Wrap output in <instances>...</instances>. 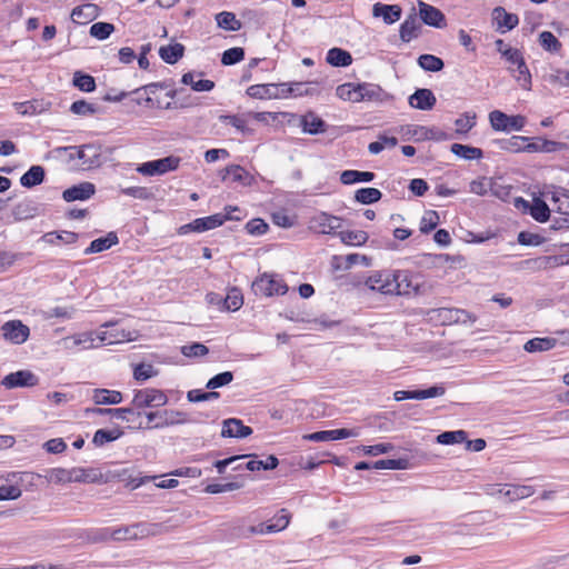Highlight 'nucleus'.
Returning <instances> with one entry per match:
<instances>
[{
    "instance_id": "obj_60",
    "label": "nucleus",
    "mask_w": 569,
    "mask_h": 569,
    "mask_svg": "<svg viewBox=\"0 0 569 569\" xmlns=\"http://www.w3.org/2000/svg\"><path fill=\"white\" fill-rule=\"evenodd\" d=\"M114 31V26L110 22H96L90 27V36L98 40H106Z\"/></svg>"
},
{
    "instance_id": "obj_43",
    "label": "nucleus",
    "mask_w": 569,
    "mask_h": 569,
    "mask_svg": "<svg viewBox=\"0 0 569 569\" xmlns=\"http://www.w3.org/2000/svg\"><path fill=\"white\" fill-rule=\"evenodd\" d=\"M450 151L460 158L466 160L480 159L483 157V151L480 148H476L462 143H453L450 147Z\"/></svg>"
},
{
    "instance_id": "obj_51",
    "label": "nucleus",
    "mask_w": 569,
    "mask_h": 569,
    "mask_svg": "<svg viewBox=\"0 0 569 569\" xmlns=\"http://www.w3.org/2000/svg\"><path fill=\"white\" fill-rule=\"evenodd\" d=\"M525 142L526 137L522 136H512L509 139H498L492 141V143L496 144L500 150L511 152H522V146Z\"/></svg>"
},
{
    "instance_id": "obj_35",
    "label": "nucleus",
    "mask_w": 569,
    "mask_h": 569,
    "mask_svg": "<svg viewBox=\"0 0 569 569\" xmlns=\"http://www.w3.org/2000/svg\"><path fill=\"white\" fill-rule=\"evenodd\" d=\"M79 238V234L73 231H51L47 232L41 237V241L48 244H57L59 242H63L66 244L74 243Z\"/></svg>"
},
{
    "instance_id": "obj_62",
    "label": "nucleus",
    "mask_w": 569,
    "mask_h": 569,
    "mask_svg": "<svg viewBox=\"0 0 569 569\" xmlns=\"http://www.w3.org/2000/svg\"><path fill=\"white\" fill-rule=\"evenodd\" d=\"M539 42L541 47L549 52H558L561 48L560 41L550 31H542L539 34Z\"/></svg>"
},
{
    "instance_id": "obj_8",
    "label": "nucleus",
    "mask_w": 569,
    "mask_h": 569,
    "mask_svg": "<svg viewBox=\"0 0 569 569\" xmlns=\"http://www.w3.org/2000/svg\"><path fill=\"white\" fill-rule=\"evenodd\" d=\"M180 158L168 156L161 159L147 161L138 166L137 171L143 176H161L179 167Z\"/></svg>"
},
{
    "instance_id": "obj_26",
    "label": "nucleus",
    "mask_w": 569,
    "mask_h": 569,
    "mask_svg": "<svg viewBox=\"0 0 569 569\" xmlns=\"http://www.w3.org/2000/svg\"><path fill=\"white\" fill-rule=\"evenodd\" d=\"M421 30V23L418 20L417 14L410 13L406 20L400 24L399 36L402 42H410L413 38L419 36Z\"/></svg>"
},
{
    "instance_id": "obj_16",
    "label": "nucleus",
    "mask_w": 569,
    "mask_h": 569,
    "mask_svg": "<svg viewBox=\"0 0 569 569\" xmlns=\"http://www.w3.org/2000/svg\"><path fill=\"white\" fill-rule=\"evenodd\" d=\"M286 83L252 84L247 89V94L254 99H278L284 98Z\"/></svg>"
},
{
    "instance_id": "obj_56",
    "label": "nucleus",
    "mask_w": 569,
    "mask_h": 569,
    "mask_svg": "<svg viewBox=\"0 0 569 569\" xmlns=\"http://www.w3.org/2000/svg\"><path fill=\"white\" fill-rule=\"evenodd\" d=\"M496 49L501 56L510 63L513 64L517 60L522 56L518 49L511 48L506 44L502 39H497L495 41Z\"/></svg>"
},
{
    "instance_id": "obj_40",
    "label": "nucleus",
    "mask_w": 569,
    "mask_h": 569,
    "mask_svg": "<svg viewBox=\"0 0 569 569\" xmlns=\"http://www.w3.org/2000/svg\"><path fill=\"white\" fill-rule=\"evenodd\" d=\"M319 90L312 82H293L284 87V97L293 94L296 97L318 94Z\"/></svg>"
},
{
    "instance_id": "obj_7",
    "label": "nucleus",
    "mask_w": 569,
    "mask_h": 569,
    "mask_svg": "<svg viewBox=\"0 0 569 569\" xmlns=\"http://www.w3.org/2000/svg\"><path fill=\"white\" fill-rule=\"evenodd\" d=\"M169 399L167 395L156 388H144L134 390L131 405L139 411H143L146 408H159L168 403Z\"/></svg>"
},
{
    "instance_id": "obj_24",
    "label": "nucleus",
    "mask_w": 569,
    "mask_h": 569,
    "mask_svg": "<svg viewBox=\"0 0 569 569\" xmlns=\"http://www.w3.org/2000/svg\"><path fill=\"white\" fill-rule=\"evenodd\" d=\"M561 142L543 138H536L533 141H530V139L526 137V142L522 146V152H553L561 149Z\"/></svg>"
},
{
    "instance_id": "obj_30",
    "label": "nucleus",
    "mask_w": 569,
    "mask_h": 569,
    "mask_svg": "<svg viewBox=\"0 0 569 569\" xmlns=\"http://www.w3.org/2000/svg\"><path fill=\"white\" fill-rule=\"evenodd\" d=\"M228 179H231L233 182H239L242 186H249L251 183L252 177L241 166L231 164L221 171V180L227 181Z\"/></svg>"
},
{
    "instance_id": "obj_13",
    "label": "nucleus",
    "mask_w": 569,
    "mask_h": 569,
    "mask_svg": "<svg viewBox=\"0 0 569 569\" xmlns=\"http://www.w3.org/2000/svg\"><path fill=\"white\" fill-rule=\"evenodd\" d=\"M551 194L550 200L553 202L555 210L562 214L563 217L556 222L559 223V227L569 228V190L565 188H557L551 192H547L546 196Z\"/></svg>"
},
{
    "instance_id": "obj_45",
    "label": "nucleus",
    "mask_w": 569,
    "mask_h": 569,
    "mask_svg": "<svg viewBox=\"0 0 569 569\" xmlns=\"http://www.w3.org/2000/svg\"><path fill=\"white\" fill-rule=\"evenodd\" d=\"M337 236L340 238L342 243L348 246H362L369 238L368 233L362 230L339 231Z\"/></svg>"
},
{
    "instance_id": "obj_22",
    "label": "nucleus",
    "mask_w": 569,
    "mask_h": 569,
    "mask_svg": "<svg viewBox=\"0 0 569 569\" xmlns=\"http://www.w3.org/2000/svg\"><path fill=\"white\" fill-rule=\"evenodd\" d=\"M372 14L376 18L381 17L387 24L397 22L402 14V9L398 4H385L377 2L372 7Z\"/></svg>"
},
{
    "instance_id": "obj_38",
    "label": "nucleus",
    "mask_w": 569,
    "mask_h": 569,
    "mask_svg": "<svg viewBox=\"0 0 569 569\" xmlns=\"http://www.w3.org/2000/svg\"><path fill=\"white\" fill-rule=\"evenodd\" d=\"M326 61L332 67H348L352 63V56L341 48H331L327 52Z\"/></svg>"
},
{
    "instance_id": "obj_47",
    "label": "nucleus",
    "mask_w": 569,
    "mask_h": 569,
    "mask_svg": "<svg viewBox=\"0 0 569 569\" xmlns=\"http://www.w3.org/2000/svg\"><path fill=\"white\" fill-rule=\"evenodd\" d=\"M417 61L421 69L429 72H439L445 68V62L441 58L429 53L419 56Z\"/></svg>"
},
{
    "instance_id": "obj_2",
    "label": "nucleus",
    "mask_w": 569,
    "mask_h": 569,
    "mask_svg": "<svg viewBox=\"0 0 569 569\" xmlns=\"http://www.w3.org/2000/svg\"><path fill=\"white\" fill-rule=\"evenodd\" d=\"M161 525L149 522H137L129 526L112 528V541H131L150 536H156L160 531Z\"/></svg>"
},
{
    "instance_id": "obj_12",
    "label": "nucleus",
    "mask_w": 569,
    "mask_h": 569,
    "mask_svg": "<svg viewBox=\"0 0 569 569\" xmlns=\"http://www.w3.org/2000/svg\"><path fill=\"white\" fill-rule=\"evenodd\" d=\"M341 228V218L319 212L310 220V229L323 234H337L336 230Z\"/></svg>"
},
{
    "instance_id": "obj_61",
    "label": "nucleus",
    "mask_w": 569,
    "mask_h": 569,
    "mask_svg": "<svg viewBox=\"0 0 569 569\" xmlns=\"http://www.w3.org/2000/svg\"><path fill=\"white\" fill-rule=\"evenodd\" d=\"M244 59V50L240 47H233L223 51L221 63L223 66H233Z\"/></svg>"
},
{
    "instance_id": "obj_9",
    "label": "nucleus",
    "mask_w": 569,
    "mask_h": 569,
    "mask_svg": "<svg viewBox=\"0 0 569 569\" xmlns=\"http://www.w3.org/2000/svg\"><path fill=\"white\" fill-rule=\"evenodd\" d=\"M490 124L496 131H520L525 127L526 118L523 116H508L500 110H493L489 113Z\"/></svg>"
},
{
    "instance_id": "obj_36",
    "label": "nucleus",
    "mask_w": 569,
    "mask_h": 569,
    "mask_svg": "<svg viewBox=\"0 0 569 569\" xmlns=\"http://www.w3.org/2000/svg\"><path fill=\"white\" fill-rule=\"evenodd\" d=\"M46 171L41 166H31L28 171H26L21 178L20 183L24 188H32L38 184H41L44 180Z\"/></svg>"
},
{
    "instance_id": "obj_55",
    "label": "nucleus",
    "mask_w": 569,
    "mask_h": 569,
    "mask_svg": "<svg viewBox=\"0 0 569 569\" xmlns=\"http://www.w3.org/2000/svg\"><path fill=\"white\" fill-rule=\"evenodd\" d=\"M279 460L274 455H269L266 460H256L252 459L248 461L244 467L250 471H259V470H273L278 467Z\"/></svg>"
},
{
    "instance_id": "obj_33",
    "label": "nucleus",
    "mask_w": 569,
    "mask_h": 569,
    "mask_svg": "<svg viewBox=\"0 0 569 569\" xmlns=\"http://www.w3.org/2000/svg\"><path fill=\"white\" fill-rule=\"evenodd\" d=\"M493 19L497 22L498 29L505 28L501 32H506L516 28L519 23V18L515 13L507 12L505 8L497 7L493 9Z\"/></svg>"
},
{
    "instance_id": "obj_57",
    "label": "nucleus",
    "mask_w": 569,
    "mask_h": 569,
    "mask_svg": "<svg viewBox=\"0 0 569 569\" xmlns=\"http://www.w3.org/2000/svg\"><path fill=\"white\" fill-rule=\"evenodd\" d=\"M219 120L221 122H223V123H228V124L234 127L242 134H250V133H252V130L247 127L246 120H244V118L242 116H238V114H221L219 117Z\"/></svg>"
},
{
    "instance_id": "obj_14",
    "label": "nucleus",
    "mask_w": 569,
    "mask_h": 569,
    "mask_svg": "<svg viewBox=\"0 0 569 569\" xmlns=\"http://www.w3.org/2000/svg\"><path fill=\"white\" fill-rule=\"evenodd\" d=\"M2 336L6 340L21 345L26 342L30 336V329L23 325L20 320H10L1 327Z\"/></svg>"
},
{
    "instance_id": "obj_4",
    "label": "nucleus",
    "mask_w": 569,
    "mask_h": 569,
    "mask_svg": "<svg viewBox=\"0 0 569 569\" xmlns=\"http://www.w3.org/2000/svg\"><path fill=\"white\" fill-rule=\"evenodd\" d=\"M252 290L257 296H283L288 286L278 274L264 272L252 282Z\"/></svg>"
},
{
    "instance_id": "obj_44",
    "label": "nucleus",
    "mask_w": 569,
    "mask_h": 569,
    "mask_svg": "<svg viewBox=\"0 0 569 569\" xmlns=\"http://www.w3.org/2000/svg\"><path fill=\"white\" fill-rule=\"evenodd\" d=\"M181 82L186 86H190L193 91L208 92L214 88V82L208 79H201L194 81V72H187L182 76Z\"/></svg>"
},
{
    "instance_id": "obj_37",
    "label": "nucleus",
    "mask_w": 569,
    "mask_h": 569,
    "mask_svg": "<svg viewBox=\"0 0 569 569\" xmlns=\"http://www.w3.org/2000/svg\"><path fill=\"white\" fill-rule=\"evenodd\" d=\"M184 54V46L181 43H173L162 46L159 49L160 58L168 64L177 63Z\"/></svg>"
},
{
    "instance_id": "obj_18",
    "label": "nucleus",
    "mask_w": 569,
    "mask_h": 569,
    "mask_svg": "<svg viewBox=\"0 0 569 569\" xmlns=\"http://www.w3.org/2000/svg\"><path fill=\"white\" fill-rule=\"evenodd\" d=\"M418 6L419 17L425 24L439 29L446 27V17L438 8L421 0L418 2Z\"/></svg>"
},
{
    "instance_id": "obj_49",
    "label": "nucleus",
    "mask_w": 569,
    "mask_h": 569,
    "mask_svg": "<svg viewBox=\"0 0 569 569\" xmlns=\"http://www.w3.org/2000/svg\"><path fill=\"white\" fill-rule=\"evenodd\" d=\"M243 305V296L239 288L232 287L228 290L227 296L223 298V310L237 311Z\"/></svg>"
},
{
    "instance_id": "obj_46",
    "label": "nucleus",
    "mask_w": 569,
    "mask_h": 569,
    "mask_svg": "<svg viewBox=\"0 0 569 569\" xmlns=\"http://www.w3.org/2000/svg\"><path fill=\"white\" fill-rule=\"evenodd\" d=\"M72 84L83 92H93L97 88L96 79L86 72L76 71L72 78Z\"/></svg>"
},
{
    "instance_id": "obj_15",
    "label": "nucleus",
    "mask_w": 569,
    "mask_h": 569,
    "mask_svg": "<svg viewBox=\"0 0 569 569\" xmlns=\"http://www.w3.org/2000/svg\"><path fill=\"white\" fill-rule=\"evenodd\" d=\"M358 263L369 267L371 266V258L360 253L335 254L330 262L333 271H345Z\"/></svg>"
},
{
    "instance_id": "obj_34",
    "label": "nucleus",
    "mask_w": 569,
    "mask_h": 569,
    "mask_svg": "<svg viewBox=\"0 0 569 569\" xmlns=\"http://www.w3.org/2000/svg\"><path fill=\"white\" fill-rule=\"evenodd\" d=\"M558 343H559L558 338H552V337L533 338V339L528 340L525 343L523 349L530 353L541 352V351H548V350L553 349L555 347L558 346Z\"/></svg>"
},
{
    "instance_id": "obj_41",
    "label": "nucleus",
    "mask_w": 569,
    "mask_h": 569,
    "mask_svg": "<svg viewBox=\"0 0 569 569\" xmlns=\"http://www.w3.org/2000/svg\"><path fill=\"white\" fill-rule=\"evenodd\" d=\"M38 208L31 200H24L19 202L12 209V216L16 221H22L33 218L37 214Z\"/></svg>"
},
{
    "instance_id": "obj_11",
    "label": "nucleus",
    "mask_w": 569,
    "mask_h": 569,
    "mask_svg": "<svg viewBox=\"0 0 569 569\" xmlns=\"http://www.w3.org/2000/svg\"><path fill=\"white\" fill-rule=\"evenodd\" d=\"M392 284H399L393 295L408 296L419 293L420 283L417 278L406 270H392Z\"/></svg>"
},
{
    "instance_id": "obj_19",
    "label": "nucleus",
    "mask_w": 569,
    "mask_h": 569,
    "mask_svg": "<svg viewBox=\"0 0 569 569\" xmlns=\"http://www.w3.org/2000/svg\"><path fill=\"white\" fill-rule=\"evenodd\" d=\"M252 428L243 425L242 420L229 418L222 421L221 437L243 439L251 436Z\"/></svg>"
},
{
    "instance_id": "obj_32",
    "label": "nucleus",
    "mask_w": 569,
    "mask_h": 569,
    "mask_svg": "<svg viewBox=\"0 0 569 569\" xmlns=\"http://www.w3.org/2000/svg\"><path fill=\"white\" fill-rule=\"evenodd\" d=\"M499 492L503 493L509 501H517L531 497L535 493V488L527 485H505Z\"/></svg>"
},
{
    "instance_id": "obj_1",
    "label": "nucleus",
    "mask_w": 569,
    "mask_h": 569,
    "mask_svg": "<svg viewBox=\"0 0 569 569\" xmlns=\"http://www.w3.org/2000/svg\"><path fill=\"white\" fill-rule=\"evenodd\" d=\"M229 211L224 213H214L212 216L197 218L193 221L181 226L178 230L179 234H187L189 232H204L222 226L228 220L239 219L233 217L231 211H239L237 207H227Z\"/></svg>"
},
{
    "instance_id": "obj_25",
    "label": "nucleus",
    "mask_w": 569,
    "mask_h": 569,
    "mask_svg": "<svg viewBox=\"0 0 569 569\" xmlns=\"http://www.w3.org/2000/svg\"><path fill=\"white\" fill-rule=\"evenodd\" d=\"M300 126L303 132L309 134L323 133L327 130V123L315 112L309 111L300 119Z\"/></svg>"
},
{
    "instance_id": "obj_52",
    "label": "nucleus",
    "mask_w": 569,
    "mask_h": 569,
    "mask_svg": "<svg viewBox=\"0 0 569 569\" xmlns=\"http://www.w3.org/2000/svg\"><path fill=\"white\" fill-rule=\"evenodd\" d=\"M123 436V431L120 429H99L94 432L92 442L97 447H102L103 445L114 441Z\"/></svg>"
},
{
    "instance_id": "obj_31",
    "label": "nucleus",
    "mask_w": 569,
    "mask_h": 569,
    "mask_svg": "<svg viewBox=\"0 0 569 569\" xmlns=\"http://www.w3.org/2000/svg\"><path fill=\"white\" fill-rule=\"evenodd\" d=\"M119 238L116 232L110 231L104 237H100L91 241L89 247L83 251L84 254H92L108 250L114 244H118Z\"/></svg>"
},
{
    "instance_id": "obj_54",
    "label": "nucleus",
    "mask_w": 569,
    "mask_h": 569,
    "mask_svg": "<svg viewBox=\"0 0 569 569\" xmlns=\"http://www.w3.org/2000/svg\"><path fill=\"white\" fill-rule=\"evenodd\" d=\"M468 433L465 430L443 431L436 438L437 443L449 446L462 443L467 440Z\"/></svg>"
},
{
    "instance_id": "obj_20",
    "label": "nucleus",
    "mask_w": 569,
    "mask_h": 569,
    "mask_svg": "<svg viewBox=\"0 0 569 569\" xmlns=\"http://www.w3.org/2000/svg\"><path fill=\"white\" fill-rule=\"evenodd\" d=\"M96 192L93 183L84 181L79 184H74L62 192V198L67 202L83 201L90 199Z\"/></svg>"
},
{
    "instance_id": "obj_29",
    "label": "nucleus",
    "mask_w": 569,
    "mask_h": 569,
    "mask_svg": "<svg viewBox=\"0 0 569 569\" xmlns=\"http://www.w3.org/2000/svg\"><path fill=\"white\" fill-rule=\"evenodd\" d=\"M103 475L93 468H71V482L99 483L104 482Z\"/></svg>"
},
{
    "instance_id": "obj_28",
    "label": "nucleus",
    "mask_w": 569,
    "mask_h": 569,
    "mask_svg": "<svg viewBox=\"0 0 569 569\" xmlns=\"http://www.w3.org/2000/svg\"><path fill=\"white\" fill-rule=\"evenodd\" d=\"M91 398L96 406L119 405L123 400L120 391L102 388L93 389Z\"/></svg>"
},
{
    "instance_id": "obj_48",
    "label": "nucleus",
    "mask_w": 569,
    "mask_h": 569,
    "mask_svg": "<svg viewBox=\"0 0 569 569\" xmlns=\"http://www.w3.org/2000/svg\"><path fill=\"white\" fill-rule=\"evenodd\" d=\"M529 213L531 217L538 222H547L550 218V208L549 206L540 198H535Z\"/></svg>"
},
{
    "instance_id": "obj_6",
    "label": "nucleus",
    "mask_w": 569,
    "mask_h": 569,
    "mask_svg": "<svg viewBox=\"0 0 569 569\" xmlns=\"http://www.w3.org/2000/svg\"><path fill=\"white\" fill-rule=\"evenodd\" d=\"M60 150L69 152V160L79 159L83 169H92L101 163L100 147L94 143L82 144L80 147L69 146Z\"/></svg>"
},
{
    "instance_id": "obj_17",
    "label": "nucleus",
    "mask_w": 569,
    "mask_h": 569,
    "mask_svg": "<svg viewBox=\"0 0 569 569\" xmlns=\"http://www.w3.org/2000/svg\"><path fill=\"white\" fill-rule=\"evenodd\" d=\"M39 378L30 370H19L7 375L1 383L8 389H13L19 387H33L37 386Z\"/></svg>"
},
{
    "instance_id": "obj_5",
    "label": "nucleus",
    "mask_w": 569,
    "mask_h": 569,
    "mask_svg": "<svg viewBox=\"0 0 569 569\" xmlns=\"http://www.w3.org/2000/svg\"><path fill=\"white\" fill-rule=\"evenodd\" d=\"M208 413H198L197 416H190L189 413L174 409H164V420L157 421L154 425L143 427L140 422L138 425L139 429H164L168 427H173L178 425L186 423H201L203 422V418H209Z\"/></svg>"
},
{
    "instance_id": "obj_39",
    "label": "nucleus",
    "mask_w": 569,
    "mask_h": 569,
    "mask_svg": "<svg viewBox=\"0 0 569 569\" xmlns=\"http://www.w3.org/2000/svg\"><path fill=\"white\" fill-rule=\"evenodd\" d=\"M376 174L371 171L345 170L340 174V181L343 184H353L358 182H371Z\"/></svg>"
},
{
    "instance_id": "obj_50",
    "label": "nucleus",
    "mask_w": 569,
    "mask_h": 569,
    "mask_svg": "<svg viewBox=\"0 0 569 569\" xmlns=\"http://www.w3.org/2000/svg\"><path fill=\"white\" fill-rule=\"evenodd\" d=\"M382 198V193L377 188H360L355 192V201L361 204H372Z\"/></svg>"
},
{
    "instance_id": "obj_53",
    "label": "nucleus",
    "mask_w": 569,
    "mask_h": 569,
    "mask_svg": "<svg viewBox=\"0 0 569 569\" xmlns=\"http://www.w3.org/2000/svg\"><path fill=\"white\" fill-rule=\"evenodd\" d=\"M512 66H516V69H512V72H518V74H515L517 81L523 89H530L531 86V73L525 62L523 57L521 56L516 63Z\"/></svg>"
},
{
    "instance_id": "obj_59",
    "label": "nucleus",
    "mask_w": 569,
    "mask_h": 569,
    "mask_svg": "<svg viewBox=\"0 0 569 569\" xmlns=\"http://www.w3.org/2000/svg\"><path fill=\"white\" fill-rule=\"evenodd\" d=\"M336 94L345 101L358 102L357 84L347 82L337 87Z\"/></svg>"
},
{
    "instance_id": "obj_3",
    "label": "nucleus",
    "mask_w": 569,
    "mask_h": 569,
    "mask_svg": "<svg viewBox=\"0 0 569 569\" xmlns=\"http://www.w3.org/2000/svg\"><path fill=\"white\" fill-rule=\"evenodd\" d=\"M427 315L430 320L438 322L441 326H450L456 323L466 325L468 322L473 323L477 320V316L459 308H435L430 309Z\"/></svg>"
},
{
    "instance_id": "obj_23",
    "label": "nucleus",
    "mask_w": 569,
    "mask_h": 569,
    "mask_svg": "<svg viewBox=\"0 0 569 569\" xmlns=\"http://www.w3.org/2000/svg\"><path fill=\"white\" fill-rule=\"evenodd\" d=\"M358 102L360 101H383L388 96L387 92L378 84L375 83H357Z\"/></svg>"
},
{
    "instance_id": "obj_64",
    "label": "nucleus",
    "mask_w": 569,
    "mask_h": 569,
    "mask_svg": "<svg viewBox=\"0 0 569 569\" xmlns=\"http://www.w3.org/2000/svg\"><path fill=\"white\" fill-rule=\"evenodd\" d=\"M158 375V370L151 363L141 362L133 369V378L138 381H146Z\"/></svg>"
},
{
    "instance_id": "obj_21",
    "label": "nucleus",
    "mask_w": 569,
    "mask_h": 569,
    "mask_svg": "<svg viewBox=\"0 0 569 569\" xmlns=\"http://www.w3.org/2000/svg\"><path fill=\"white\" fill-rule=\"evenodd\" d=\"M408 102L412 108L427 111L435 107L437 99L430 89L419 88L409 97Z\"/></svg>"
},
{
    "instance_id": "obj_10",
    "label": "nucleus",
    "mask_w": 569,
    "mask_h": 569,
    "mask_svg": "<svg viewBox=\"0 0 569 569\" xmlns=\"http://www.w3.org/2000/svg\"><path fill=\"white\" fill-rule=\"evenodd\" d=\"M392 270L375 271L366 277L365 286L371 291H378L383 295H393L399 284H392Z\"/></svg>"
},
{
    "instance_id": "obj_27",
    "label": "nucleus",
    "mask_w": 569,
    "mask_h": 569,
    "mask_svg": "<svg viewBox=\"0 0 569 569\" xmlns=\"http://www.w3.org/2000/svg\"><path fill=\"white\" fill-rule=\"evenodd\" d=\"M99 16V7L94 3H86L73 8L71 19L79 24H86Z\"/></svg>"
},
{
    "instance_id": "obj_58",
    "label": "nucleus",
    "mask_w": 569,
    "mask_h": 569,
    "mask_svg": "<svg viewBox=\"0 0 569 569\" xmlns=\"http://www.w3.org/2000/svg\"><path fill=\"white\" fill-rule=\"evenodd\" d=\"M440 218L439 213L435 210H428L425 212V214L421 218L420 221V231L421 233H429L432 230L436 229V227L439 224Z\"/></svg>"
},
{
    "instance_id": "obj_42",
    "label": "nucleus",
    "mask_w": 569,
    "mask_h": 569,
    "mask_svg": "<svg viewBox=\"0 0 569 569\" xmlns=\"http://www.w3.org/2000/svg\"><path fill=\"white\" fill-rule=\"evenodd\" d=\"M216 21L219 28L228 31H239L242 28V22L237 19L233 12H219L216 14Z\"/></svg>"
},
{
    "instance_id": "obj_63",
    "label": "nucleus",
    "mask_w": 569,
    "mask_h": 569,
    "mask_svg": "<svg viewBox=\"0 0 569 569\" xmlns=\"http://www.w3.org/2000/svg\"><path fill=\"white\" fill-rule=\"evenodd\" d=\"M233 380V373L231 371L220 372L210 378L206 385L209 390H216L229 385Z\"/></svg>"
}]
</instances>
